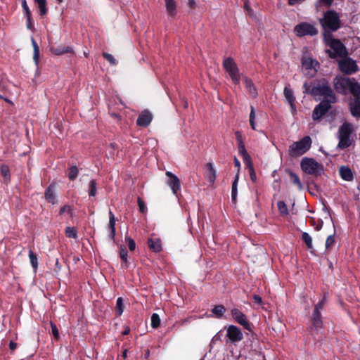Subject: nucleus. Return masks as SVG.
<instances>
[{
  "label": "nucleus",
  "instance_id": "7",
  "mask_svg": "<svg viewBox=\"0 0 360 360\" xmlns=\"http://www.w3.org/2000/svg\"><path fill=\"white\" fill-rule=\"evenodd\" d=\"M223 68L229 75L233 83L238 85L240 81V75L236 63L231 57H228L223 60Z\"/></svg>",
  "mask_w": 360,
  "mask_h": 360
},
{
  "label": "nucleus",
  "instance_id": "40",
  "mask_svg": "<svg viewBox=\"0 0 360 360\" xmlns=\"http://www.w3.org/2000/svg\"><path fill=\"white\" fill-rule=\"evenodd\" d=\"M278 210L283 216L288 214V209L284 201H278L277 203Z\"/></svg>",
  "mask_w": 360,
  "mask_h": 360
},
{
  "label": "nucleus",
  "instance_id": "45",
  "mask_svg": "<svg viewBox=\"0 0 360 360\" xmlns=\"http://www.w3.org/2000/svg\"><path fill=\"white\" fill-rule=\"evenodd\" d=\"M160 319L158 314L154 313L151 316V326L153 328H157L160 326Z\"/></svg>",
  "mask_w": 360,
  "mask_h": 360
},
{
  "label": "nucleus",
  "instance_id": "10",
  "mask_svg": "<svg viewBox=\"0 0 360 360\" xmlns=\"http://www.w3.org/2000/svg\"><path fill=\"white\" fill-rule=\"evenodd\" d=\"M352 80L348 77L337 76L333 79L334 89L337 93L342 95H347Z\"/></svg>",
  "mask_w": 360,
  "mask_h": 360
},
{
  "label": "nucleus",
  "instance_id": "53",
  "mask_svg": "<svg viewBox=\"0 0 360 360\" xmlns=\"http://www.w3.org/2000/svg\"><path fill=\"white\" fill-rule=\"evenodd\" d=\"M21 1H22V9L24 11L25 16L31 15L32 13H31V11L27 4V1L21 0Z\"/></svg>",
  "mask_w": 360,
  "mask_h": 360
},
{
  "label": "nucleus",
  "instance_id": "56",
  "mask_svg": "<svg viewBox=\"0 0 360 360\" xmlns=\"http://www.w3.org/2000/svg\"><path fill=\"white\" fill-rule=\"evenodd\" d=\"M325 297L319 301L315 306L314 311L321 312V311L323 309L324 304H325Z\"/></svg>",
  "mask_w": 360,
  "mask_h": 360
},
{
  "label": "nucleus",
  "instance_id": "14",
  "mask_svg": "<svg viewBox=\"0 0 360 360\" xmlns=\"http://www.w3.org/2000/svg\"><path fill=\"white\" fill-rule=\"evenodd\" d=\"M226 336L232 342H240L243 339V335L240 329L234 325H230L227 328Z\"/></svg>",
  "mask_w": 360,
  "mask_h": 360
},
{
  "label": "nucleus",
  "instance_id": "16",
  "mask_svg": "<svg viewBox=\"0 0 360 360\" xmlns=\"http://www.w3.org/2000/svg\"><path fill=\"white\" fill-rule=\"evenodd\" d=\"M166 176L168 177L167 185L171 188L173 193L177 195L178 191L181 188V183L179 178L171 172H166Z\"/></svg>",
  "mask_w": 360,
  "mask_h": 360
},
{
  "label": "nucleus",
  "instance_id": "57",
  "mask_svg": "<svg viewBox=\"0 0 360 360\" xmlns=\"http://www.w3.org/2000/svg\"><path fill=\"white\" fill-rule=\"evenodd\" d=\"M252 300L255 304L257 305H262L263 304V300L262 298L259 295H254L252 296Z\"/></svg>",
  "mask_w": 360,
  "mask_h": 360
},
{
  "label": "nucleus",
  "instance_id": "37",
  "mask_svg": "<svg viewBox=\"0 0 360 360\" xmlns=\"http://www.w3.org/2000/svg\"><path fill=\"white\" fill-rule=\"evenodd\" d=\"M97 191V183L96 180L91 179L89 184V195L90 197H94L96 195Z\"/></svg>",
  "mask_w": 360,
  "mask_h": 360
},
{
  "label": "nucleus",
  "instance_id": "24",
  "mask_svg": "<svg viewBox=\"0 0 360 360\" xmlns=\"http://www.w3.org/2000/svg\"><path fill=\"white\" fill-rule=\"evenodd\" d=\"M244 83L246 89L248 90L249 94L253 98H256L257 96V91L255 84H253L251 79L248 77H244Z\"/></svg>",
  "mask_w": 360,
  "mask_h": 360
},
{
  "label": "nucleus",
  "instance_id": "31",
  "mask_svg": "<svg viewBox=\"0 0 360 360\" xmlns=\"http://www.w3.org/2000/svg\"><path fill=\"white\" fill-rule=\"evenodd\" d=\"M166 9L169 15L174 16L176 14V3L174 0H165Z\"/></svg>",
  "mask_w": 360,
  "mask_h": 360
},
{
  "label": "nucleus",
  "instance_id": "28",
  "mask_svg": "<svg viewBox=\"0 0 360 360\" xmlns=\"http://www.w3.org/2000/svg\"><path fill=\"white\" fill-rule=\"evenodd\" d=\"M120 257L122 261V267L124 269H127L129 267V262H128V252L127 248L121 245L120 248Z\"/></svg>",
  "mask_w": 360,
  "mask_h": 360
},
{
  "label": "nucleus",
  "instance_id": "58",
  "mask_svg": "<svg viewBox=\"0 0 360 360\" xmlns=\"http://www.w3.org/2000/svg\"><path fill=\"white\" fill-rule=\"evenodd\" d=\"M303 93L304 94H310V91L311 89H310V86H309L307 82H304L303 84Z\"/></svg>",
  "mask_w": 360,
  "mask_h": 360
},
{
  "label": "nucleus",
  "instance_id": "33",
  "mask_svg": "<svg viewBox=\"0 0 360 360\" xmlns=\"http://www.w3.org/2000/svg\"><path fill=\"white\" fill-rule=\"evenodd\" d=\"M302 240L305 243L307 249H309L310 250V252L311 253H313L314 251L312 250V249H313L312 238L309 236V234L307 232H303L302 234Z\"/></svg>",
  "mask_w": 360,
  "mask_h": 360
},
{
  "label": "nucleus",
  "instance_id": "30",
  "mask_svg": "<svg viewBox=\"0 0 360 360\" xmlns=\"http://www.w3.org/2000/svg\"><path fill=\"white\" fill-rule=\"evenodd\" d=\"M239 179V174H236L234 181L232 183V190H231V200L232 202L236 203L237 199L238 194V182Z\"/></svg>",
  "mask_w": 360,
  "mask_h": 360
},
{
  "label": "nucleus",
  "instance_id": "32",
  "mask_svg": "<svg viewBox=\"0 0 360 360\" xmlns=\"http://www.w3.org/2000/svg\"><path fill=\"white\" fill-rule=\"evenodd\" d=\"M349 91L354 98H358V99H360V84L358 82H352Z\"/></svg>",
  "mask_w": 360,
  "mask_h": 360
},
{
  "label": "nucleus",
  "instance_id": "15",
  "mask_svg": "<svg viewBox=\"0 0 360 360\" xmlns=\"http://www.w3.org/2000/svg\"><path fill=\"white\" fill-rule=\"evenodd\" d=\"M311 326L309 327V330L314 334V331H318L319 329L322 328L323 326V323L322 321V316L321 312L313 311L311 319Z\"/></svg>",
  "mask_w": 360,
  "mask_h": 360
},
{
  "label": "nucleus",
  "instance_id": "17",
  "mask_svg": "<svg viewBox=\"0 0 360 360\" xmlns=\"http://www.w3.org/2000/svg\"><path fill=\"white\" fill-rule=\"evenodd\" d=\"M153 120L152 113L148 110H143L138 116L136 124L141 127H147Z\"/></svg>",
  "mask_w": 360,
  "mask_h": 360
},
{
  "label": "nucleus",
  "instance_id": "51",
  "mask_svg": "<svg viewBox=\"0 0 360 360\" xmlns=\"http://www.w3.org/2000/svg\"><path fill=\"white\" fill-rule=\"evenodd\" d=\"M125 240L127 243L129 250L130 251H134L136 249V243L134 239H132L131 237L126 236Z\"/></svg>",
  "mask_w": 360,
  "mask_h": 360
},
{
  "label": "nucleus",
  "instance_id": "11",
  "mask_svg": "<svg viewBox=\"0 0 360 360\" xmlns=\"http://www.w3.org/2000/svg\"><path fill=\"white\" fill-rule=\"evenodd\" d=\"M231 314L233 319L242 326L245 330L248 331H252L253 325L251 323L247 316L238 309L233 308L231 311Z\"/></svg>",
  "mask_w": 360,
  "mask_h": 360
},
{
  "label": "nucleus",
  "instance_id": "20",
  "mask_svg": "<svg viewBox=\"0 0 360 360\" xmlns=\"http://www.w3.org/2000/svg\"><path fill=\"white\" fill-rule=\"evenodd\" d=\"M115 223L116 219L115 215L111 210H109V224H108V229L110 231L108 237L112 241H115Z\"/></svg>",
  "mask_w": 360,
  "mask_h": 360
},
{
  "label": "nucleus",
  "instance_id": "34",
  "mask_svg": "<svg viewBox=\"0 0 360 360\" xmlns=\"http://www.w3.org/2000/svg\"><path fill=\"white\" fill-rule=\"evenodd\" d=\"M38 5L39 9V14L41 16H44L47 14L48 8L46 7V0H34Z\"/></svg>",
  "mask_w": 360,
  "mask_h": 360
},
{
  "label": "nucleus",
  "instance_id": "23",
  "mask_svg": "<svg viewBox=\"0 0 360 360\" xmlns=\"http://www.w3.org/2000/svg\"><path fill=\"white\" fill-rule=\"evenodd\" d=\"M349 110L353 117L360 118V99L354 98L353 102L349 103Z\"/></svg>",
  "mask_w": 360,
  "mask_h": 360
},
{
  "label": "nucleus",
  "instance_id": "44",
  "mask_svg": "<svg viewBox=\"0 0 360 360\" xmlns=\"http://www.w3.org/2000/svg\"><path fill=\"white\" fill-rule=\"evenodd\" d=\"M250 124L253 130L256 129L255 127V108L252 105L250 106V112L249 117Z\"/></svg>",
  "mask_w": 360,
  "mask_h": 360
},
{
  "label": "nucleus",
  "instance_id": "5",
  "mask_svg": "<svg viewBox=\"0 0 360 360\" xmlns=\"http://www.w3.org/2000/svg\"><path fill=\"white\" fill-rule=\"evenodd\" d=\"M311 146V139L309 136H306L289 146V155L292 158L300 157L307 153Z\"/></svg>",
  "mask_w": 360,
  "mask_h": 360
},
{
  "label": "nucleus",
  "instance_id": "46",
  "mask_svg": "<svg viewBox=\"0 0 360 360\" xmlns=\"http://www.w3.org/2000/svg\"><path fill=\"white\" fill-rule=\"evenodd\" d=\"M102 55H103V57L106 60H108L110 65H117V62L112 55H111L108 53H105V52H103Z\"/></svg>",
  "mask_w": 360,
  "mask_h": 360
},
{
  "label": "nucleus",
  "instance_id": "42",
  "mask_svg": "<svg viewBox=\"0 0 360 360\" xmlns=\"http://www.w3.org/2000/svg\"><path fill=\"white\" fill-rule=\"evenodd\" d=\"M29 258L33 269L36 270L38 267V259L37 255L32 250L29 251Z\"/></svg>",
  "mask_w": 360,
  "mask_h": 360
},
{
  "label": "nucleus",
  "instance_id": "4",
  "mask_svg": "<svg viewBox=\"0 0 360 360\" xmlns=\"http://www.w3.org/2000/svg\"><path fill=\"white\" fill-rule=\"evenodd\" d=\"M353 132L352 125L349 122L342 124L338 130V144L337 148L345 150L352 146L353 139L351 135Z\"/></svg>",
  "mask_w": 360,
  "mask_h": 360
},
{
  "label": "nucleus",
  "instance_id": "2",
  "mask_svg": "<svg viewBox=\"0 0 360 360\" xmlns=\"http://www.w3.org/2000/svg\"><path fill=\"white\" fill-rule=\"evenodd\" d=\"M320 23L326 33L336 32L341 27V20L338 13L334 10H328L323 13V16L320 19Z\"/></svg>",
  "mask_w": 360,
  "mask_h": 360
},
{
  "label": "nucleus",
  "instance_id": "39",
  "mask_svg": "<svg viewBox=\"0 0 360 360\" xmlns=\"http://www.w3.org/2000/svg\"><path fill=\"white\" fill-rule=\"evenodd\" d=\"M65 233L66 236L70 238L76 239L77 238V230L75 227H66Z\"/></svg>",
  "mask_w": 360,
  "mask_h": 360
},
{
  "label": "nucleus",
  "instance_id": "50",
  "mask_svg": "<svg viewBox=\"0 0 360 360\" xmlns=\"http://www.w3.org/2000/svg\"><path fill=\"white\" fill-rule=\"evenodd\" d=\"M72 210H73L72 208L70 205H65L60 207L59 214L60 215H62L63 213L67 212L70 214V217H72L73 216Z\"/></svg>",
  "mask_w": 360,
  "mask_h": 360
},
{
  "label": "nucleus",
  "instance_id": "8",
  "mask_svg": "<svg viewBox=\"0 0 360 360\" xmlns=\"http://www.w3.org/2000/svg\"><path fill=\"white\" fill-rule=\"evenodd\" d=\"M335 103V102H329L327 100H322L315 106L312 112L313 120L316 122L320 121L321 119L331 109V104Z\"/></svg>",
  "mask_w": 360,
  "mask_h": 360
},
{
  "label": "nucleus",
  "instance_id": "43",
  "mask_svg": "<svg viewBox=\"0 0 360 360\" xmlns=\"http://www.w3.org/2000/svg\"><path fill=\"white\" fill-rule=\"evenodd\" d=\"M116 311L118 316H121L124 311V304L122 297H120L116 301Z\"/></svg>",
  "mask_w": 360,
  "mask_h": 360
},
{
  "label": "nucleus",
  "instance_id": "64",
  "mask_svg": "<svg viewBox=\"0 0 360 360\" xmlns=\"http://www.w3.org/2000/svg\"><path fill=\"white\" fill-rule=\"evenodd\" d=\"M130 328L128 326H126L124 330L122 332V335H127L129 333Z\"/></svg>",
  "mask_w": 360,
  "mask_h": 360
},
{
  "label": "nucleus",
  "instance_id": "21",
  "mask_svg": "<svg viewBox=\"0 0 360 360\" xmlns=\"http://www.w3.org/2000/svg\"><path fill=\"white\" fill-rule=\"evenodd\" d=\"M44 197L46 200L53 205L56 204L58 200L54 193V184H51L45 190Z\"/></svg>",
  "mask_w": 360,
  "mask_h": 360
},
{
  "label": "nucleus",
  "instance_id": "12",
  "mask_svg": "<svg viewBox=\"0 0 360 360\" xmlns=\"http://www.w3.org/2000/svg\"><path fill=\"white\" fill-rule=\"evenodd\" d=\"M339 62L340 70L346 75H352L358 71V65L351 58L345 57Z\"/></svg>",
  "mask_w": 360,
  "mask_h": 360
},
{
  "label": "nucleus",
  "instance_id": "6",
  "mask_svg": "<svg viewBox=\"0 0 360 360\" xmlns=\"http://www.w3.org/2000/svg\"><path fill=\"white\" fill-rule=\"evenodd\" d=\"M300 167L304 172L315 176H320L323 171V166L311 158H304Z\"/></svg>",
  "mask_w": 360,
  "mask_h": 360
},
{
  "label": "nucleus",
  "instance_id": "41",
  "mask_svg": "<svg viewBox=\"0 0 360 360\" xmlns=\"http://www.w3.org/2000/svg\"><path fill=\"white\" fill-rule=\"evenodd\" d=\"M1 174L4 176L5 181L10 180L11 174L10 169L8 165H2L0 168Z\"/></svg>",
  "mask_w": 360,
  "mask_h": 360
},
{
  "label": "nucleus",
  "instance_id": "38",
  "mask_svg": "<svg viewBox=\"0 0 360 360\" xmlns=\"http://www.w3.org/2000/svg\"><path fill=\"white\" fill-rule=\"evenodd\" d=\"M79 173L77 166L73 165L69 168L68 176L70 181H74L77 177Z\"/></svg>",
  "mask_w": 360,
  "mask_h": 360
},
{
  "label": "nucleus",
  "instance_id": "49",
  "mask_svg": "<svg viewBox=\"0 0 360 360\" xmlns=\"http://www.w3.org/2000/svg\"><path fill=\"white\" fill-rule=\"evenodd\" d=\"M137 203H138L139 212L143 214L146 213L147 207H146L145 202L143 200V199L141 198L140 197H139L137 199Z\"/></svg>",
  "mask_w": 360,
  "mask_h": 360
},
{
  "label": "nucleus",
  "instance_id": "27",
  "mask_svg": "<svg viewBox=\"0 0 360 360\" xmlns=\"http://www.w3.org/2000/svg\"><path fill=\"white\" fill-rule=\"evenodd\" d=\"M302 65L306 70L316 69V66L319 65V63L309 57H304L302 58Z\"/></svg>",
  "mask_w": 360,
  "mask_h": 360
},
{
  "label": "nucleus",
  "instance_id": "25",
  "mask_svg": "<svg viewBox=\"0 0 360 360\" xmlns=\"http://www.w3.org/2000/svg\"><path fill=\"white\" fill-rule=\"evenodd\" d=\"M148 246L154 252H159L162 250V243L160 238H148Z\"/></svg>",
  "mask_w": 360,
  "mask_h": 360
},
{
  "label": "nucleus",
  "instance_id": "1",
  "mask_svg": "<svg viewBox=\"0 0 360 360\" xmlns=\"http://www.w3.org/2000/svg\"><path fill=\"white\" fill-rule=\"evenodd\" d=\"M310 94L314 96H323V100L329 102H337V97L329 82L326 79H321L312 86Z\"/></svg>",
  "mask_w": 360,
  "mask_h": 360
},
{
  "label": "nucleus",
  "instance_id": "36",
  "mask_svg": "<svg viewBox=\"0 0 360 360\" xmlns=\"http://www.w3.org/2000/svg\"><path fill=\"white\" fill-rule=\"evenodd\" d=\"M32 44L34 49V54H33V60L35 62L36 64H38L39 59V47L36 42V41L34 39V38H32Z\"/></svg>",
  "mask_w": 360,
  "mask_h": 360
},
{
  "label": "nucleus",
  "instance_id": "26",
  "mask_svg": "<svg viewBox=\"0 0 360 360\" xmlns=\"http://www.w3.org/2000/svg\"><path fill=\"white\" fill-rule=\"evenodd\" d=\"M206 167L207 169V172L205 174V178L210 184H213L217 176L216 170L214 168L212 163L211 162L207 163Z\"/></svg>",
  "mask_w": 360,
  "mask_h": 360
},
{
  "label": "nucleus",
  "instance_id": "62",
  "mask_svg": "<svg viewBox=\"0 0 360 360\" xmlns=\"http://www.w3.org/2000/svg\"><path fill=\"white\" fill-rule=\"evenodd\" d=\"M324 5L330 6L332 5L334 0H320Z\"/></svg>",
  "mask_w": 360,
  "mask_h": 360
},
{
  "label": "nucleus",
  "instance_id": "19",
  "mask_svg": "<svg viewBox=\"0 0 360 360\" xmlns=\"http://www.w3.org/2000/svg\"><path fill=\"white\" fill-rule=\"evenodd\" d=\"M339 175L342 180L346 181H352L354 178V174L349 166H341L339 168Z\"/></svg>",
  "mask_w": 360,
  "mask_h": 360
},
{
  "label": "nucleus",
  "instance_id": "13",
  "mask_svg": "<svg viewBox=\"0 0 360 360\" xmlns=\"http://www.w3.org/2000/svg\"><path fill=\"white\" fill-rule=\"evenodd\" d=\"M236 139L237 141L238 149L239 154L242 156L245 165H250L252 161L250 155L248 153L245 144L243 143L242 134L240 131H237L235 133Z\"/></svg>",
  "mask_w": 360,
  "mask_h": 360
},
{
  "label": "nucleus",
  "instance_id": "22",
  "mask_svg": "<svg viewBox=\"0 0 360 360\" xmlns=\"http://www.w3.org/2000/svg\"><path fill=\"white\" fill-rule=\"evenodd\" d=\"M50 51L56 56H60L65 53H73V49L68 46H51Z\"/></svg>",
  "mask_w": 360,
  "mask_h": 360
},
{
  "label": "nucleus",
  "instance_id": "55",
  "mask_svg": "<svg viewBox=\"0 0 360 360\" xmlns=\"http://www.w3.org/2000/svg\"><path fill=\"white\" fill-rule=\"evenodd\" d=\"M51 328V332L52 334L56 340H58L59 338V331L55 323L53 322L50 323Z\"/></svg>",
  "mask_w": 360,
  "mask_h": 360
},
{
  "label": "nucleus",
  "instance_id": "48",
  "mask_svg": "<svg viewBox=\"0 0 360 360\" xmlns=\"http://www.w3.org/2000/svg\"><path fill=\"white\" fill-rule=\"evenodd\" d=\"M245 165L249 169L250 179L253 182H255L256 179H257V176H256V174H255V172L254 169L252 162L251 161L250 165Z\"/></svg>",
  "mask_w": 360,
  "mask_h": 360
},
{
  "label": "nucleus",
  "instance_id": "63",
  "mask_svg": "<svg viewBox=\"0 0 360 360\" xmlns=\"http://www.w3.org/2000/svg\"><path fill=\"white\" fill-rule=\"evenodd\" d=\"M188 6L191 8H195V1L194 0H188Z\"/></svg>",
  "mask_w": 360,
  "mask_h": 360
},
{
  "label": "nucleus",
  "instance_id": "61",
  "mask_svg": "<svg viewBox=\"0 0 360 360\" xmlns=\"http://www.w3.org/2000/svg\"><path fill=\"white\" fill-rule=\"evenodd\" d=\"M9 348L11 350L14 351L17 348V344L12 340L10 341Z\"/></svg>",
  "mask_w": 360,
  "mask_h": 360
},
{
  "label": "nucleus",
  "instance_id": "59",
  "mask_svg": "<svg viewBox=\"0 0 360 360\" xmlns=\"http://www.w3.org/2000/svg\"><path fill=\"white\" fill-rule=\"evenodd\" d=\"M110 115L112 117H113L115 120H116L117 122L120 121V120H121V115L119 113L110 112Z\"/></svg>",
  "mask_w": 360,
  "mask_h": 360
},
{
  "label": "nucleus",
  "instance_id": "54",
  "mask_svg": "<svg viewBox=\"0 0 360 360\" xmlns=\"http://www.w3.org/2000/svg\"><path fill=\"white\" fill-rule=\"evenodd\" d=\"M25 18H26V21H27V23H26L27 28L28 30H33L34 28V20L32 18V15L25 16Z\"/></svg>",
  "mask_w": 360,
  "mask_h": 360
},
{
  "label": "nucleus",
  "instance_id": "60",
  "mask_svg": "<svg viewBox=\"0 0 360 360\" xmlns=\"http://www.w3.org/2000/svg\"><path fill=\"white\" fill-rule=\"evenodd\" d=\"M234 165L238 168V173L239 174V170L240 167V161L237 159V158H234Z\"/></svg>",
  "mask_w": 360,
  "mask_h": 360
},
{
  "label": "nucleus",
  "instance_id": "52",
  "mask_svg": "<svg viewBox=\"0 0 360 360\" xmlns=\"http://www.w3.org/2000/svg\"><path fill=\"white\" fill-rule=\"evenodd\" d=\"M243 8L244 11L246 13L247 15L250 16H252L254 15V12L251 8L249 1L248 0L244 2Z\"/></svg>",
  "mask_w": 360,
  "mask_h": 360
},
{
  "label": "nucleus",
  "instance_id": "47",
  "mask_svg": "<svg viewBox=\"0 0 360 360\" xmlns=\"http://www.w3.org/2000/svg\"><path fill=\"white\" fill-rule=\"evenodd\" d=\"M335 243V234L328 236L326 240V249L331 248Z\"/></svg>",
  "mask_w": 360,
  "mask_h": 360
},
{
  "label": "nucleus",
  "instance_id": "18",
  "mask_svg": "<svg viewBox=\"0 0 360 360\" xmlns=\"http://www.w3.org/2000/svg\"><path fill=\"white\" fill-rule=\"evenodd\" d=\"M284 96L289 103L292 115L297 112L296 105H295V97L294 96L292 90L288 86H285L283 90Z\"/></svg>",
  "mask_w": 360,
  "mask_h": 360
},
{
  "label": "nucleus",
  "instance_id": "35",
  "mask_svg": "<svg viewBox=\"0 0 360 360\" xmlns=\"http://www.w3.org/2000/svg\"><path fill=\"white\" fill-rule=\"evenodd\" d=\"M226 311V308L224 305L219 304L214 307L212 309V312L215 315L217 318H221Z\"/></svg>",
  "mask_w": 360,
  "mask_h": 360
},
{
  "label": "nucleus",
  "instance_id": "9",
  "mask_svg": "<svg viewBox=\"0 0 360 360\" xmlns=\"http://www.w3.org/2000/svg\"><path fill=\"white\" fill-rule=\"evenodd\" d=\"M294 32L299 37L306 35L314 36L318 33L317 29L313 25L306 22L297 24L294 28Z\"/></svg>",
  "mask_w": 360,
  "mask_h": 360
},
{
  "label": "nucleus",
  "instance_id": "29",
  "mask_svg": "<svg viewBox=\"0 0 360 360\" xmlns=\"http://www.w3.org/2000/svg\"><path fill=\"white\" fill-rule=\"evenodd\" d=\"M291 183L297 186L300 190L303 188L300 177L291 170H287Z\"/></svg>",
  "mask_w": 360,
  "mask_h": 360
},
{
  "label": "nucleus",
  "instance_id": "3",
  "mask_svg": "<svg viewBox=\"0 0 360 360\" xmlns=\"http://www.w3.org/2000/svg\"><path fill=\"white\" fill-rule=\"evenodd\" d=\"M323 35L330 48L333 50V52L328 51L330 58H335L337 56L345 58L348 55L347 48L340 39L333 38L332 34L327 32L323 33Z\"/></svg>",
  "mask_w": 360,
  "mask_h": 360
}]
</instances>
